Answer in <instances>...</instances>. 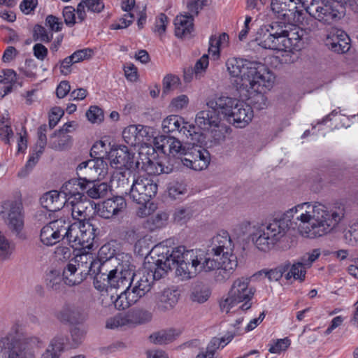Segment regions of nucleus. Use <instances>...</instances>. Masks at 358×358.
<instances>
[{"label":"nucleus","instance_id":"f257e3e1","mask_svg":"<svg viewBox=\"0 0 358 358\" xmlns=\"http://www.w3.org/2000/svg\"><path fill=\"white\" fill-rule=\"evenodd\" d=\"M345 206L339 203L333 208L310 201L299 203L275 217L266 227H259L250 222L243 223L252 228V241L257 248L268 251L291 229L306 238L316 239L333 232L345 217Z\"/></svg>","mask_w":358,"mask_h":358},{"label":"nucleus","instance_id":"f03ea898","mask_svg":"<svg viewBox=\"0 0 358 358\" xmlns=\"http://www.w3.org/2000/svg\"><path fill=\"white\" fill-rule=\"evenodd\" d=\"M149 268L154 269L155 278H162L173 268L176 267V273L183 279L191 278L201 273L216 270L215 280H220L221 264L211 252L199 250H187L184 246L169 249L164 245H158L152 250V259L148 262Z\"/></svg>","mask_w":358,"mask_h":358},{"label":"nucleus","instance_id":"7ed1b4c3","mask_svg":"<svg viewBox=\"0 0 358 358\" xmlns=\"http://www.w3.org/2000/svg\"><path fill=\"white\" fill-rule=\"evenodd\" d=\"M227 71L234 78L236 89L250 97V104L259 110L268 106L264 90H270L274 85L275 76L265 64L260 62L229 58L226 62Z\"/></svg>","mask_w":358,"mask_h":358},{"label":"nucleus","instance_id":"20e7f679","mask_svg":"<svg viewBox=\"0 0 358 358\" xmlns=\"http://www.w3.org/2000/svg\"><path fill=\"white\" fill-rule=\"evenodd\" d=\"M302 32L298 27L285 29L278 22H273L259 29L255 41L263 48L291 52L289 59L286 62H293L296 57L293 53L301 47Z\"/></svg>","mask_w":358,"mask_h":358},{"label":"nucleus","instance_id":"39448f33","mask_svg":"<svg viewBox=\"0 0 358 358\" xmlns=\"http://www.w3.org/2000/svg\"><path fill=\"white\" fill-rule=\"evenodd\" d=\"M134 276V266L130 255L110 259L101 268L92 272L93 284L99 291L108 287L114 289L127 287Z\"/></svg>","mask_w":358,"mask_h":358},{"label":"nucleus","instance_id":"423d86ee","mask_svg":"<svg viewBox=\"0 0 358 358\" xmlns=\"http://www.w3.org/2000/svg\"><path fill=\"white\" fill-rule=\"evenodd\" d=\"M255 292L250 278L240 277L235 279L228 292L219 301L220 311L229 314L250 309Z\"/></svg>","mask_w":358,"mask_h":358},{"label":"nucleus","instance_id":"0eeeda50","mask_svg":"<svg viewBox=\"0 0 358 358\" xmlns=\"http://www.w3.org/2000/svg\"><path fill=\"white\" fill-rule=\"evenodd\" d=\"M210 106H218L220 113L227 122L238 128L246 127L254 117L250 103L228 96H220L217 101H210Z\"/></svg>","mask_w":358,"mask_h":358},{"label":"nucleus","instance_id":"6e6552de","mask_svg":"<svg viewBox=\"0 0 358 358\" xmlns=\"http://www.w3.org/2000/svg\"><path fill=\"white\" fill-rule=\"evenodd\" d=\"M234 249V245L228 232L221 231L213 238L212 248L209 252L220 261V280L229 279L238 266Z\"/></svg>","mask_w":358,"mask_h":358},{"label":"nucleus","instance_id":"1a4fd4ad","mask_svg":"<svg viewBox=\"0 0 358 358\" xmlns=\"http://www.w3.org/2000/svg\"><path fill=\"white\" fill-rule=\"evenodd\" d=\"M0 218L8 229L18 238L25 239L23 204L15 198H6L0 201Z\"/></svg>","mask_w":358,"mask_h":358},{"label":"nucleus","instance_id":"9d476101","mask_svg":"<svg viewBox=\"0 0 358 358\" xmlns=\"http://www.w3.org/2000/svg\"><path fill=\"white\" fill-rule=\"evenodd\" d=\"M92 253L81 252L66 265L62 273L65 284L73 286L81 283L90 274L92 276Z\"/></svg>","mask_w":358,"mask_h":358},{"label":"nucleus","instance_id":"9b49d317","mask_svg":"<svg viewBox=\"0 0 358 358\" xmlns=\"http://www.w3.org/2000/svg\"><path fill=\"white\" fill-rule=\"evenodd\" d=\"M36 338H23L11 341L9 337H0V357L36 358L32 344Z\"/></svg>","mask_w":358,"mask_h":358},{"label":"nucleus","instance_id":"f8f14e48","mask_svg":"<svg viewBox=\"0 0 358 358\" xmlns=\"http://www.w3.org/2000/svg\"><path fill=\"white\" fill-rule=\"evenodd\" d=\"M95 231L94 227L90 222L80 220L70 226L67 224L65 236L73 248H81L83 252H87L85 250H90L93 245Z\"/></svg>","mask_w":358,"mask_h":358},{"label":"nucleus","instance_id":"ddd939ff","mask_svg":"<svg viewBox=\"0 0 358 358\" xmlns=\"http://www.w3.org/2000/svg\"><path fill=\"white\" fill-rule=\"evenodd\" d=\"M155 129L143 124H130L124 127L122 132L124 141L130 146H152V142L156 138Z\"/></svg>","mask_w":358,"mask_h":358},{"label":"nucleus","instance_id":"4468645a","mask_svg":"<svg viewBox=\"0 0 358 358\" xmlns=\"http://www.w3.org/2000/svg\"><path fill=\"white\" fill-rule=\"evenodd\" d=\"M108 164L101 157L83 162L76 168L79 178L87 182L103 179L108 174Z\"/></svg>","mask_w":358,"mask_h":358},{"label":"nucleus","instance_id":"2eb2a0df","mask_svg":"<svg viewBox=\"0 0 358 358\" xmlns=\"http://www.w3.org/2000/svg\"><path fill=\"white\" fill-rule=\"evenodd\" d=\"M271 9L275 16L291 24L303 21V12L298 9L297 0H271Z\"/></svg>","mask_w":358,"mask_h":358},{"label":"nucleus","instance_id":"dca6fc26","mask_svg":"<svg viewBox=\"0 0 358 358\" xmlns=\"http://www.w3.org/2000/svg\"><path fill=\"white\" fill-rule=\"evenodd\" d=\"M138 156L142 168L150 175L169 173L171 171V168L164 164L152 145L138 149Z\"/></svg>","mask_w":358,"mask_h":358},{"label":"nucleus","instance_id":"f3484780","mask_svg":"<svg viewBox=\"0 0 358 358\" xmlns=\"http://www.w3.org/2000/svg\"><path fill=\"white\" fill-rule=\"evenodd\" d=\"M161 127L164 133L179 132L187 139L194 141L199 136L195 131V126L185 121L184 117L176 114H171L165 117Z\"/></svg>","mask_w":358,"mask_h":358},{"label":"nucleus","instance_id":"a211bd4d","mask_svg":"<svg viewBox=\"0 0 358 358\" xmlns=\"http://www.w3.org/2000/svg\"><path fill=\"white\" fill-rule=\"evenodd\" d=\"M155 145L169 158L182 159L185 157L189 148L173 136H160L155 138Z\"/></svg>","mask_w":358,"mask_h":358},{"label":"nucleus","instance_id":"6ab92c4d","mask_svg":"<svg viewBox=\"0 0 358 358\" xmlns=\"http://www.w3.org/2000/svg\"><path fill=\"white\" fill-rule=\"evenodd\" d=\"M157 191V185L152 179L139 176L131 185L129 196L137 203H145L156 194Z\"/></svg>","mask_w":358,"mask_h":358},{"label":"nucleus","instance_id":"aec40b11","mask_svg":"<svg viewBox=\"0 0 358 358\" xmlns=\"http://www.w3.org/2000/svg\"><path fill=\"white\" fill-rule=\"evenodd\" d=\"M152 315L146 311H136L127 314H118L108 318L106 322V328L108 329H117L119 328L132 326L150 321Z\"/></svg>","mask_w":358,"mask_h":358},{"label":"nucleus","instance_id":"412c9836","mask_svg":"<svg viewBox=\"0 0 358 358\" xmlns=\"http://www.w3.org/2000/svg\"><path fill=\"white\" fill-rule=\"evenodd\" d=\"M110 166L116 169H127L137 167L140 162H134V155L125 145L111 148L108 155Z\"/></svg>","mask_w":358,"mask_h":358},{"label":"nucleus","instance_id":"4be33fe9","mask_svg":"<svg viewBox=\"0 0 358 358\" xmlns=\"http://www.w3.org/2000/svg\"><path fill=\"white\" fill-rule=\"evenodd\" d=\"M210 101H217L216 99H209L206 101L207 108L199 111L195 116V124L201 130L208 131L215 127H220L221 117L218 106H210Z\"/></svg>","mask_w":358,"mask_h":358},{"label":"nucleus","instance_id":"5701e85b","mask_svg":"<svg viewBox=\"0 0 358 358\" xmlns=\"http://www.w3.org/2000/svg\"><path fill=\"white\" fill-rule=\"evenodd\" d=\"M192 144V146L189 148L185 157L182 159V164L195 171L206 169L210 161L208 151L196 145L194 142Z\"/></svg>","mask_w":358,"mask_h":358},{"label":"nucleus","instance_id":"b1692460","mask_svg":"<svg viewBox=\"0 0 358 358\" xmlns=\"http://www.w3.org/2000/svg\"><path fill=\"white\" fill-rule=\"evenodd\" d=\"M308 13L319 22L327 24L336 22L343 16V11H339L331 3L322 0L309 8Z\"/></svg>","mask_w":358,"mask_h":358},{"label":"nucleus","instance_id":"393cba45","mask_svg":"<svg viewBox=\"0 0 358 358\" xmlns=\"http://www.w3.org/2000/svg\"><path fill=\"white\" fill-rule=\"evenodd\" d=\"M127 203L125 199L115 196L98 205L97 214L104 219H113L124 213Z\"/></svg>","mask_w":358,"mask_h":358},{"label":"nucleus","instance_id":"a878e982","mask_svg":"<svg viewBox=\"0 0 358 358\" xmlns=\"http://www.w3.org/2000/svg\"><path fill=\"white\" fill-rule=\"evenodd\" d=\"M67 224L62 220L51 222L44 226L40 234L41 242L46 245H52L65 236Z\"/></svg>","mask_w":358,"mask_h":358},{"label":"nucleus","instance_id":"bb28decb","mask_svg":"<svg viewBox=\"0 0 358 358\" xmlns=\"http://www.w3.org/2000/svg\"><path fill=\"white\" fill-rule=\"evenodd\" d=\"M151 259L152 252H150V257H147L145 258L143 271L139 276L137 281L134 283V286L130 288L138 300L150 290L153 280H158V278H155L154 276V270L152 271L149 268L148 262L149 261H151ZM160 278H159V279Z\"/></svg>","mask_w":358,"mask_h":358},{"label":"nucleus","instance_id":"cd10ccee","mask_svg":"<svg viewBox=\"0 0 358 358\" xmlns=\"http://www.w3.org/2000/svg\"><path fill=\"white\" fill-rule=\"evenodd\" d=\"M326 45L337 53H345L350 48V38L341 29H333L327 35Z\"/></svg>","mask_w":358,"mask_h":358},{"label":"nucleus","instance_id":"c85d7f7f","mask_svg":"<svg viewBox=\"0 0 358 358\" xmlns=\"http://www.w3.org/2000/svg\"><path fill=\"white\" fill-rule=\"evenodd\" d=\"M128 253L117 252L113 243H108L102 245L99 250L97 259H94L92 254V272L101 268L102 266L110 259H117L122 255H128Z\"/></svg>","mask_w":358,"mask_h":358},{"label":"nucleus","instance_id":"c756f323","mask_svg":"<svg viewBox=\"0 0 358 358\" xmlns=\"http://www.w3.org/2000/svg\"><path fill=\"white\" fill-rule=\"evenodd\" d=\"M180 294L176 290L166 289L159 293L155 299V309L160 313H166L176 306Z\"/></svg>","mask_w":358,"mask_h":358},{"label":"nucleus","instance_id":"7c9ffc66","mask_svg":"<svg viewBox=\"0 0 358 358\" xmlns=\"http://www.w3.org/2000/svg\"><path fill=\"white\" fill-rule=\"evenodd\" d=\"M42 206L51 212L61 210L66 203L60 192L52 190L45 193L40 199Z\"/></svg>","mask_w":358,"mask_h":358},{"label":"nucleus","instance_id":"2f4dec72","mask_svg":"<svg viewBox=\"0 0 358 358\" xmlns=\"http://www.w3.org/2000/svg\"><path fill=\"white\" fill-rule=\"evenodd\" d=\"M85 185L79 180L71 179L66 182L61 187L60 192L66 199V203L71 202V200L80 199L83 197L81 191L83 190Z\"/></svg>","mask_w":358,"mask_h":358},{"label":"nucleus","instance_id":"473e14b6","mask_svg":"<svg viewBox=\"0 0 358 358\" xmlns=\"http://www.w3.org/2000/svg\"><path fill=\"white\" fill-rule=\"evenodd\" d=\"M67 343V338L62 335L55 336L42 354L41 358H59Z\"/></svg>","mask_w":358,"mask_h":358},{"label":"nucleus","instance_id":"72a5a7b5","mask_svg":"<svg viewBox=\"0 0 358 358\" xmlns=\"http://www.w3.org/2000/svg\"><path fill=\"white\" fill-rule=\"evenodd\" d=\"M193 17L189 14H180L176 17L174 25L177 37L182 38L191 34L193 30Z\"/></svg>","mask_w":358,"mask_h":358},{"label":"nucleus","instance_id":"f704fd0d","mask_svg":"<svg viewBox=\"0 0 358 358\" xmlns=\"http://www.w3.org/2000/svg\"><path fill=\"white\" fill-rule=\"evenodd\" d=\"M181 334L178 329H166L158 331L150 336L152 343L157 345L168 344L173 342Z\"/></svg>","mask_w":358,"mask_h":358},{"label":"nucleus","instance_id":"c9c22d12","mask_svg":"<svg viewBox=\"0 0 358 358\" xmlns=\"http://www.w3.org/2000/svg\"><path fill=\"white\" fill-rule=\"evenodd\" d=\"M104 8L101 0H83L76 9L78 19L80 22L86 18V8L87 11L92 13H100Z\"/></svg>","mask_w":358,"mask_h":358},{"label":"nucleus","instance_id":"e433bc0d","mask_svg":"<svg viewBox=\"0 0 358 358\" xmlns=\"http://www.w3.org/2000/svg\"><path fill=\"white\" fill-rule=\"evenodd\" d=\"M46 144V138L43 134L40 135L39 140L36 145V148L34 150V153L30 156L29 160L27 161L24 169L22 170L19 172L18 176L21 178L25 177L29 171L36 165L38 162V160L43 153L45 146Z\"/></svg>","mask_w":358,"mask_h":358},{"label":"nucleus","instance_id":"4c0bfd02","mask_svg":"<svg viewBox=\"0 0 358 358\" xmlns=\"http://www.w3.org/2000/svg\"><path fill=\"white\" fill-rule=\"evenodd\" d=\"M209 43L208 54L210 55L214 59L217 60L220 58V50L227 46L229 43V36L225 33L217 36H213L210 38Z\"/></svg>","mask_w":358,"mask_h":358},{"label":"nucleus","instance_id":"58836bf2","mask_svg":"<svg viewBox=\"0 0 358 358\" xmlns=\"http://www.w3.org/2000/svg\"><path fill=\"white\" fill-rule=\"evenodd\" d=\"M15 252V243L0 231V261L10 260Z\"/></svg>","mask_w":358,"mask_h":358},{"label":"nucleus","instance_id":"ea45409f","mask_svg":"<svg viewBox=\"0 0 358 358\" xmlns=\"http://www.w3.org/2000/svg\"><path fill=\"white\" fill-rule=\"evenodd\" d=\"M71 143L70 135H65L56 131L50 137V146L55 150L62 151L69 148Z\"/></svg>","mask_w":358,"mask_h":358},{"label":"nucleus","instance_id":"a19ab883","mask_svg":"<svg viewBox=\"0 0 358 358\" xmlns=\"http://www.w3.org/2000/svg\"><path fill=\"white\" fill-rule=\"evenodd\" d=\"M138 299L131 292L130 287H127L125 291L117 295L113 301V303L116 308L124 310L137 302Z\"/></svg>","mask_w":358,"mask_h":358},{"label":"nucleus","instance_id":"79ce46f5","mask_svg":"<svg viewBox=\"0 0 358 358\" xmlns=\"http://www.w3.org/2000/svg\"><path fill=\"white\" fill-rule=\"evenodd\" d=\"M88 201L83 199L71 200V202L66 203V206H71L72 216L74 219L82 220L87 216Z\"/></svg>","mask_w":358,"mask_h":358},{"label":"nucleus","instance_id":"37998d69","mask_svg":"<svg viewBox=\"0 0 358 358\" xmlns=\"http://www.w3.org/2000/svg\"><path fill=\"white\" fill-rule=\"evenodd\" d=\"M211 294L210 288L203 283L194 285L191 293V300L197 303H203L208 300Z\"/></svg>","mask_w":358,"mask_h":358},{"label":"nucleus","instance_id":"c03bdc74","mask_svg":"<svg viewBox=\"0 0 358 358\" xmlns=\"http://www.w3.org/2000/svg\"><path fill=\"white\" fill-rule=\"evenodd\" d=\"M189 97L185 94H180L173 97L169 103L168 108L170 111L178 113L186 110L189 105Z\"/></svg>","mask_w":358,"mask_h":358},{"label":"nucleus","instance_id":"a18cd8bd","mask_svg":"<svg viewBox=\"0 0 358 358\" xmlns=\"http://www.w3.org/2000/svg\"><path fill=\"white\" fill-rule=\"evenodd\" d=\"M287 273L285 274V278L287 280H299L303 282L305 279L306 268L300 262L293 264L292 265L289 264Z\"/></svg>","mask_w":358,"mask_h":358},{"label":"nucleus","instance_id":"49530a36","mask_svg":"<svg viewBox=\"0 0 358 358\" xmlns=\"http://www.w3.org/2000/svg\"><path fill=\"white\" fill-rule=\"evenodd\" d=\"M207 131L209 132V140L211 145H217L222 143L226 139V127L220 123V127H215Z\"/></svg>","mask_w":358,"mask_h":358},{"label":"nucleus","instance_id":"de8ad7c7","mask_svg":"<svg viewBox=\"0 0 358 358\" xmlns=\"http://www.w3.org/2000/svg\"><path fill=\"white\" fill-rule=\"evenodd\" d=\"M45 285L50 289L57 291L62 287V278L57 271H50L45 275Z\"/></svg>","mask_w":358,"mask_h":358},{"label":"nucleus","instance_id":"09e8293b","mask_svg":"<svg viewBox=\"0 0 358 358\" xmlns=\"http://www.w3.org/2000/svg\"><path fill=\"white\" fill-rule=\"evenodd\" d=\"M14 137V132L9 120L3 118L0 120V138L6 143H10V139Z\"/></svg>","mask_w":358,"mask_h":358},{"label":"nucleus","instance_id":"8fccbe9b","mask_svg":"<svg viewBox=\"0 0 358 358\" xmlns=\"http://www.w3.org/2000/svg\"><path fill=\"white\" fill-rule=\"evenodd\" d=\"M108 191V185L106 182L94 184L87 190V195L94 199H98L106 196Z\"/></svg>","mask_w":358,"mask_h":358},{"label":"nucleus","instance_id":"3c124183","mask_svg":"<svg viewBox=\"0 0 358 358\" xmlns=\"http://www.w3.org/2000/svg\"><path fill=\"white\" fill-rule=\"evenodd\" d=\"M3 78L0 80V83H2L5 85L3 87L4 92L1 95L2 96H4L6 94H7L8 92L11 91L13 85L15 83L17 80V78L16 73L14 71L11 69L3 71Z\"/></svg>","mask_w":358,"mask_h":358},{"label":"nucleus","instance_id":"603ef678","mask_svg":"<svg viewBox=\"0 0 358 358\" xmlns=\"http://www.w3.org/2000/svg\"><path fill=\"white\" fill-rule=\"evenodd\" d=\"M85 115L92 124H100L104 119L103 110L96 106H91L86 111Z\"/></svg>","mask_w":358,"mask_h":358},{"label":"nucleus","instance_id":"864d4df0","mask_svg":"<svg viewBox=\"0 0 358 358\" xmlns=\"http://www.w3.org/2000/svg\"><path fill=\"white\" fill-rule=\"evenodd\" d=\"M208 64V55L206 54L196 61L193 69V73L196 79L203 77Z\"/></svg>","mask_w":358,"mask_h":358},{"label":"nucleus","instance_id":"5fc2aeb1","mask_svg":"<svg viewBox=\"0 0 358 358\" xmlns=\"http://www.w3.org/2000/svg\"><path fill=\"white\" fill-rule=\"evenodd\" d=\"M217 340H210L206 348L200 351L195 358H219L217 354V345L219 344Z\"/></svg>","mask_w":358,"mask_h":358},{"label":"nucleus","instance_id":"6e6d98bb","mask_svg":"<svg viewBox=\"0 0 358 358\" xmlns=\"http://www.w3.org/2000/svg\"><path fill=\"white\" fill-rule=\"evenodd\" d=\"M60 317L63 320L75 322L80 317V313L74 306H66L61 310Z\"/></svg>","mask_w":358,"mask_h":358},{"label":"nucleus","instance_id":"4d7b16f0","mask_svg":"<svg viewBox=\"0 0 358 358\" xmlns=\"http://www.w3.org/2000/svg\"><path fill=\"white\" fill-rule=\"evenodd\" d=\"M180 85V78L173 75H167L163 79V93L169 94L176 90Z\"/></svg>","mask_w":358,"mask_h":358},{"label":"nucleus","instance_id":"13d9d810","mask_svg":"<svg viewBox=\"0 0 358 358\" xmlns=\"http://www.w3.org/2000/svg\"><path fill=\"white\" fill-rule=\"evenodd\" d=\"M289 345L290 341L287 338L277 339L269 345L268 352L271 354H280L285 352Z\"/></svg>","mask_w":358,"mask_h":358},{"label":"nucleus","instance_id":"bf43d9fd","mask_svg":"<svg viewBox=\"0 0 358 358\" xmlns=\"http://www.w3.org/2000/svg\"><path fill=\"white\" fill-rule=\"evenodd\" d=\"M288 267L289 264H285L268 271H265V275L271 282L278 281L282 278L283 273L287 271Z\"/></svg>","mask_w":358,"mask_h":358},{"label":"nucleus","instance_id":"052dcab7","mask_svg":"<svg viewBox=\"0 0 358 358\" xmlns=\"http://www.w3.org/2000/svg\"><path fill=\"white\" fill-rule=\"evenodd\" d=\"M34 37L36 41L43 43H49L52 39V34L41 25L35 26L34 29Z\"/></svg>","mask_w":358,"mask_h":358},{"label":"nucleus","instance_id":"680f3d73","mask_svg":"<svg viewBox=\"0 0 358 358\" xmlns=\"http://www.w3.org/2000/svg\"><path fill=\"white\" fill-rule=\"evenodd\" d=\"M321 255L320 249H314L305 254L300 259V262L306 268H310L313 263L315 262Z\"/></svg>","mask_w":358,"mask_h":358},{"label":"nucleus","instance_id":"e2e57ef3","mask_svg":"<svg viewBox=\"0 0 358 358\" xmlns=\"http://www.w3.org/2000/svg\"><path fill=\"white\" fill-rule=\"evenodd\" d=\"M106 153H107V145L103 140L95 142L90 151V155L92 157H94V158L101 157L103 159V156Z\"/></svg>","mask_w":358,"mask_h":358},{"label":"nucleus","instance_id":"0e129e2a","mask_svg":"<svg viewBox=\"0 0 358 358\" xmlns=\"http://www.w3.org/2000/svg\"><path fill=\"white\" fill-rule=\"evenodd\" d=\"M206 0H187V9L188 14L196 16L206 4Z\"/></svg>","mask_w":358,"mask_h":358},{"label":"nucleus","instance_id":"69168bd1","mask_svg":"<svg viewBox=\"0 0 358 358\" xmlns=\"http://www.w3.org/2000/svg\"><path fill=\"white\" fill-rule=\"evenodd\" d=\"M134 14L127 13L119 20L118 22L113 23L110 26V29L117 30L128 27L134 21Z\"/></svg>","mask_w":358,"mask_h":358},{"label":"nucleus","instance_id":"338daca9","mask_svg":"<svg viewBox=\"0 0 358 358\" xmlns=\"http://www.w3.org/2000/svg\"><path fill=\"white\" fill-rule=\"evenodd\" d=\"M92 53L93 51L91 49L85 48L74 52L70 57L76 64L90 59Z\"/></svg>","mask_w":358,"mask_h":358},{"label":"nucleus","instance_id":"774afa93","mask_svg":"<svg viewBox=\"0 0 358 358\" xmlns=\"http://www.w3.org/2000/svg\"><path fill=\"white\" fill-rule=\"evenodd\" d=\"M168 23V17L163 13L159 14L156 20L155 32L162 36L166 31Z\"/></svg>","mask_w":358,"mask_h":358}]
</instances>
